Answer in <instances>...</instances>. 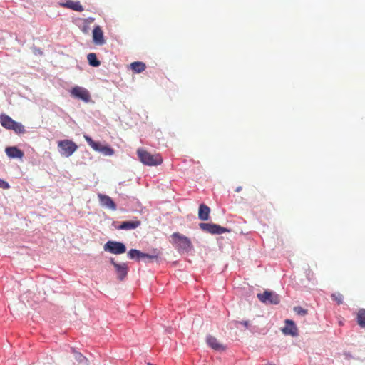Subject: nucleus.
I'll list each match as a JSON object with an SVG mask.
<instances>
[{"instance_id": "1", "label": "nucleus", "mask_w": 365, "mask_h": 365, "mask_svg": "<svg viewBox=\"0 0 365 365\" xmlns=\"http://www.w3.org/2000/svg\"><path fill=\"white\" fill-rule=\"evenodd\" d=\"M137 153L140 160L144 165L156 166L160 165L163 162V159L159 154L153 155L142 148H139L137 150Z\"/></svg>"}, {"instance_id": "2", "label": "nucleus", "mask_w": 365, "mask_h": 365, "mask_svg": "<svg viewBox=\"0 0 365 365\" xmlns=\"http://www.w3.org/2000/svg\"><path fill=\"white\" fill-rule=\"evenodd\" d=\"M172 237L173 238L174 244L179 250L188 252L192 249V243L186 236L175 232L173 234Z\"/></svg>"}, {"instance_id": "3", "label": "nucleus", "mask_w": 365, "mask_h": 365, "mask_svg": "<svg viewBox=\"0 0 365 365\" xmlns=\"http://www.w3.org/2000/svg\"><path fill=\"white\" fill-rule=\"evenodd\" d=\"M0 122L3 127L6 129L13 130L16 133H24L25 132L24 127L21 123L14 121L6 115H0Z\"/></svg>"}, {"instance_id": "4", "label": "nucleus", "mask_w": 365, "mask_h": 365, "mask_svg": "<svg viewBox=\"0 0 365 365\" xmlns=\"http://www.w3.org/2000/svg\"><path fill=\"white\" fill-rule=\"evenodd\" d=\"M58 148L60 154L66 158L71 156L78 149L77 145L70 140L58 141Z\"/></svg>"}, {"instance_id": "5", "label": "nucleus", "mask_w": 365, "mask_h": 365, "mask_svg": "<svg viewBox=\"0 0 365 365\" xmlns=\"http://www.w3.org/2000/svg\"><path fill=\"white\" fill-rule=\"evenodd\" d=\"M103 249L106 252L114 255H120L126 251V247L123 243L112 240L108 241L104 245Z\"/></svg>"}, {"instance_id": "6", "label": "nucleus", "mask_w": 365, "mask_h": 365, "mask_svg": "<svg viewBox=\"0 0 365 365\" xmlns=\"http://www.w3.org/2000/svg\"><path fill=\"white\" fill-rule=\"evenodd\" d=\"M257 297L264 304H278L280 302L279 296L271 291H265L263 293H259Z\"/></svg>"}, {"instance_id": "7", "label": "nucleus", "mask_w": 365, "mask_h": 365, "mask_svg": "<svg viewBox=\"0 0 365 365\" xmlns=\"http://www.w3.org/2000/svg\"><path fill=\"white\" fill-rule=\"evenodd\" d=\"M71 95L87 103L91 100V95L87 89L81 86H75L71 91Z\"/></svg>"}, {"instance_id": "8", "label": "nucleus", "mask_w": 365, "mask_h": 365, "mask_svg": "<svg viewBox=\"0 0 365 365\" xmlns=\"http://www.w3.org/2000/svg\"><path fill=\"white\" fill-rule=\"evenodd\" d=\"M199 226L202 230L211 234H222L229 232L227 228L216 224L202 222Z\"/></svg>"}, {"instance_id": "9", "label": "nucleus", "mask_w": 365, "mask_h": 365, "mask_svg": "<svg viewBox=\"0 0 365 365\" xmlns=\"http://www.w3.org/2000/svg\"><path fill=\"white\" fill-rule=\"evenodd\" d=\"M110 263L113 265L115 269V272L119 280H123L128 274V267L125 263L118 264L115 262L113 259L110 260Z\"/></svg>"}, {"instance_id": "10", "label": "nucleus", "mask_w": 365, "mask_h": 365, "mask_svg": "<svg viewBox=\"0 0 365 365\" xmlns=\"http://www.w3.org/2000/svg\"><path fill=\"white\" fill-rule=\"evenodd\" d=\"M98 197L102 207L113 211L116 210V205L109 196L99 193Z\"/></svg>"}, {"instance_id": "11", "label": "nucleus", "mask_w": 365, "mask_h": 365, "mask_svg": "<svg viewBox=\"0 0 365 365\" xmlns=\"http://www.w3.org/2000/svg\"><path fill=\"white\" fill-rule=\"evenodd\" d=\"M206 342L207 345L216 351H223L225 350L226 346L220 343L215 337L208 335L206 337Z\"/></svg>"}, {"instance_id": "12", "label": "nucleus", "mask_w": 365, "mask_h": 365, "mask_svg": "<svg viewBox=\"0 0 365 365\" xmlns=\"http://www.w3.org/2000/svg\"><path fill=\"white\" fill-rule=\"evenodd\" d=\"M93 41L96 45H103L105 43L103 31L99 26H95L93 30Z\"/></svg>"}, {"instance_id": "13", "label": "nucleus", "mask_w": 365, "mask_h": 365, "mask_svg": "<svg viewBox=\"0 0 365 365\" xmlns=\"http://www.w3.org/2000/svg\"><path fill=\"white\" fill-rule=\"evenodd\" d=\"M286 324L284 327L282 329V332L285 335H290L292 336H295L297 335V329L294 324V322L291 320L287 319Z\"/></svg>"}, {"instance_id": "14", "label": "nucleus", "mask_w": 365, "mask_h": 365, "mask_svg": "<svg viewBox=\"0 0 365 365\" xmlns=\"http://www.w3.org/2000/svg\"><path fill=\"white\" fill-rule=\"evenodd\" d=\"M5 152L10 158H19L24 157V153L16 147H8L6 148Z\"/></svg>"}, {"instance_id": "15", "label": "nucleus", "mask_w": 365, "mask_h": 365, "mask_svg": "<svg viewBox=\"0 0 365 365\" xmlns=\"http://www.w3.org/2000/svg\"><path fill=\"white\" fill-rule=\"evenodd\" d=\"M140 225V222L139 220L124 221L122 222L121 224L119 225L118 229L125 230H134L139 227Z\"/></svg>"}, {"instance_id": "16", "label": "nucleus", "mask_w": 365, "mask_h": 365, "mask_svg": "<svg viewBox=\"0 0 365 365\" xmlns=\"http://www.w3.org/2000/svg\"><path fill=\"white\" fill-rule=\"evenodd\" d=\"M210 209L208 206L201 204L199 207L198 217L202 221H205L209 219V214Z\"/></svg>"}, {"instance_id": "17", "label": "nucleus", "mask_w": 365, "mask_h": 365, "mask_svg": "<svg viewBox=\"0 0 365 365\" xmlns=\"http://www.w3.org/2000/svg\"><path fill=\"white\" fill-rule=\"evenodd\" d=\"M61 5L63 7L69 8L77 11H82L83 10V6L81 5L79 1H73L71 0H68L66 3L62 4Z\"/></svg>"}, {"instance_id": "18", "label": "nucleus", "mask_w": 365, "mask_h": 365, "mask_svg": "<svg viewBox=\"0 0 365 365\" xmlns=\"http://www.w3.org/2000/svg\"><path fill=\"white\" fill-rule=\"evenodd\" d=\"M84 138L88 143V144L95 150L99 152L101 148L104 145L100 143L99 142H96L92 140V138L88 135H84Z\"/></svg>"}, {"instance_id": "19", "label": "nucleus", "mask_w": 365, "mask_h": 365, "mask_svg": "<svg viewBox=\"0 0 365 365\" xmlns=\"http://www.w3.org/2000/svg\"><path fill=\"white\" fill-rule=\"evenodd\" d=\"M131 68L136 73H139L145 69V65L140 61L133 62L130 64Z\"/></svg>"}, {"instance_id": "20", "label": "nucleus", "mask_w": 365, "mask_h": 365, "mask_svg": "<svg viewBox=\"0 0 365 365\" xmlns=\"http://www.w3.org/2000/svg\"><path fill=\"white\" fill-rule=\"evenodd\" d=\"M142 255L143 252L136 249H131L128 253V257L131 259L140 260Z\"/></svg>"}, {"instance_id": "21", "label": "nucleus", "mask_w": 365, "mask_h": 365, "mask_svg": "<svg viewBox=\"0 0 365 365\" xmlns=\"http://www.w3.org/2000/svg\"><path fill=\"white\" fill-rule=\"evenodd\" d=\"M87 59L89 64L93 67H97L101 63L100 61L97 59L96 55L93 53H88L87 56Z\"/></svg>"}, {"instance_id": "22", "label": "nucleus", "mask_w": 365, "mask_h": 365, "mask_svg": "<svg viewBox=\"0 0 365 365\" xmlns=\"http://www.w3.org/2000/svg\"><path fill=\"white\" fill-rule=\"evenodd\" d=\"M73 356L75 359L82 365H88V359L85 356H83L81 353L73 351Z\"/></svg>"}, {"instance_id": "23", "label": "nucleus", "mask_w": 365, "mask_h": 365, "mask_svg": "<svg viewBox=\"0 0 365 365\" xmlns=\"http://www.w3.org/2000/svg\"><path fill=\"white\" fill-rule=\"evenodd\" d=\"M99 153L105 156H111L114 154V150L108 145H103Z\"/></svg>"}, {"instance_id": "24", "label": "nucleus", "mask_w": 365, "mask_h": 365, "mask_svg": "<svg viewBox=\"0 0 365 365\" xmlns=\"http://www.w3.org/2000/svg\"><path fill=\"white\" fill-rule=\"evenodd\" d=\"M358 323L361 327H365V309H361L358 313Z\"/></svg>"}, {"instance_id": "25", "label": "nucleus", "mask_w": 365, "mask_h": 365, "mask_svg": "<svg viewBox=\"0 0 365 365\" xmlns=\"http://www.w3.org/2000/svg\"><path fill=\"white\" fill-rule=\"evenodd\" d=\"M155 258H157V255H149V254H146V253H143V255L141 257V259L145 263L148 262L150 260H152Z\"/></svg>"}, {"instance_id": "26", "label": "nucleus", "mask_w": 365, "mask_h": 365, "mask_svg": "<svg viewBox=\"0 0 365 365\" xmlns=\"http://www.w3.org/2000/svg\"><path fill=\"white\" fill-rule=\"evenodd\" d=\"M331 298L336 301V302L340 304L343 302V296L340 293H335L331 295Z\"/></svg>"}, {"instance_id": "27", "label": "nucleus", "mask_w": 365, "mask_h": 365, "mask_svg": "<svg viewBox=\"0 0 365 365\" xmlns=\"http://www.w3.org/2000/svg\"><path fill=\"white\" fill-rule=\"evenodd\" d=\"M294 312L299 314V315H301V316H304L307 314V310L304 309L302 307H295L294 308Z\"/></svg>"}, {"instance_id": "28", "label": "nucleus", "mask_w": 365, "mask_h": 365, "mask_svg": "<svg viewBox=\"0 0 365 365\" xmlns=\"http://www.w3.org/2000/svg\"><path fill=\"white\" fill-rule=\"evenodd\" d=\"M0 187L3 189H9L10 186L7 182L0 179Z\"/></svg>"}, {"instance_id": "29", "label": "nucleus", "mask_w": 365, "mask_h": 365, "mask_svg": "<svg viewBox=\"0 0 365 365\" xmlns=\"http://www.w3.org/2000/svg\"><path fill=\"white\" fill-rule=\"evenodd\" d=\"M241 324H242L243 325H245V327H247L248 326V324L249 322L247 321H244V322H242Z\"/></svg>"}, {"instance_id": "30", "label": "nucleus", "mask_w": 365, "mask_h": 365, "mask_svg": "<svg viewBox=\"0 0 365 365\" xmlns=\"http://www.w3.org/2000/svg\"><path fill=\"white\" fill-rule=\"evenodd\" d=\"M241 190H242V187H240H240H237L236 188V190H235V191H236L237 192H239L240 191H241Z\"/></svg>"}]
</instances>
